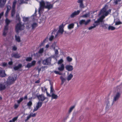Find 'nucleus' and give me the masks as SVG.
Returning <instances> with one entry per match:
<instances>
[{
  "mask_svg": "<svg viewBox=\"0 0 122 122\" xmlns=\"http://www.w3.org/2000/svg\"><path fill=\"white\" fill-rule=\"evenodd\" d=\"M10 22V21L8 19H6L5 20V22L6 25H8Z\"/></svg>",
  "mask_w": 122,
  "mask_h": 122,
  "instance_id": "e433bc0d",
  "label": "nucleus"
},
{
  "mask_svg": "<svg viewBox=\"0 0 122 122\" xmlns=\"http://www.w3.org/2000/svg\"><path fill=\"white\" fill-rule=\"evenodd\" d=\"M104 18L103 16H101L99 19L97 20L94 22V23L96 24L95 25L97 26L99 24L100 22H103V19Z\"/></svg>",
  "mask_w": 122,
  "mask_h": 122,
  "instance_id": "423d86ee",
  "label": "nucleus"
},
{
  "mask_svg": "<svg viewBox=\"0 0 122 122\" xmlns=\"http://www.w3.org/2000/svg\"><path fill=\"white\" fill-rule=\"evenodd\" d=\"M12 56L14 57L15 58H19L20 57V56L17 53H16L13 54Z\"/></svg>",
  "mask_w": 122,
  "mask_h": 122,
  "instance_id": "412c9836",
  "label": "nucleus"
},
{
  "mask_svg": "<svg viewBox=\"0 0 122 122\" xmlns=\"http://www.w3.org/2000/svg\"><path fill=\"white\" fill-rule=\"evenodd\" d=\"M16 3V0H14L13 3L12 9H15Z\"/></svg>",
  "mask_w": 122,
  "mask_h": 122,
  "instance_id": "c756f323",
  "label": "nucleus"
},
{
  "mask_svg": "<svg viewBox=\"0 0 122 122\" xmlns=\"http://www.w3.org/2000/svg\"><path fill=\"white\" fill-rule=\"evenodd\" d=\"M46 4L45 8H47L49 10L52 8L53 5L52 4H51L50 3L46 2Z\"/></svg>",
  "mask_w": 122,
  "mask_h": 122,
  "instance_id": "9b49d317",
  "label": "nucleus"
},
{
  "mask_svg": "<svg viewBox=\"0 0 122 122\" xmlns=\"http://www.w3.org/2000/svg\"><path fill=\"white\" fill-rule=\"evenodd\" d=\"M115 29V27L112 26H109L108 27V29L109 30H114Z\"/></svg>",
  "mask_w": 122,
  "mask_h": 122,
  "instance_id": "f704fd0d",
  "label": "nucleus"
},
{
  "mask_svg": "<svg viewBox=\"0 0 122 122\" xmlns=\"http://www.w3.org/2000/svg\"><path fill=\"white\" fill-rule=\"evenodd\" d=\"M17 48L15 46H14L12 47V50L13 51H15L17 50Z\"/></svg>",
  "mask_w": 122,
  "mask_h": 122,
  "instance_id": "4d7b16f0",
  "label": "nucleus"
},
{
  "mask_svg": "<svg viewBox=\"0 0 122 122\" xmlns=\"http://www.w3.org/2000/svg\"><path fill=\"white\" fill-rule=\"evenodd\" d=\"M3 72L2 74H1V76L2 77H5L6 75L5 74V72L4 71H3Z\"/></svg>",
  "mask_w": 122,
  "mask_h": 122,
  "instance_id": "ea45409f",
  "label": "nucleus"
},
{
  "mask_svg": "<svg viewBox=\"0 0 122 122\" xmlns=\"http://www.w3.org/2000/svg\"><path fill=\"white\" fill-rule=\"evenodd\" d=\"M44 51V48H42L40 49L38 52L40 54H42L43 52Z\"/></svg>",
  "mask_w": 122,
  "mask_h": 122,
  "instance_id": "c9c22d12",
  "label": "nucleus"
},
{
  "mask_svg": "<svg viewBox=\"0 0 122 122\" xmlns=\"http://www.w3.org/2000/svg\"><path fill=\"white\" fill-rule=\"evenodd\" d=\"M28 18L27 17H23V20L24 22L28 21Z\"/></svg>",
  "mask_w": 122,
  "mask_h": 122,
  "instance_id": "603ef678",
  "label": "nucleus"
},
{
  "mask_svg": "<svg viewBox=\"0 0 122 122\" xmlns=\"http://www.w3.org/2000/svg\"><path fill=\"white\" fill-rule=\"evenodd\" d=\"M122 24V22L120 21H116L115 24V25H118Z\"/></svg>",
  "mask_w": 122,
  "mask_h": 122,
  "instance_id": "de8ad7c7",
  "label": "nucleus"
},
{
  "mask_svg": "<svg viewBox=\"0 0 122 122\" xmlns=\"http://www.w3.org/2000/svg\"><path fill=\"white\" fill-rule=\"evenodd\" d=\"M7 33V31H5L4 30L3 33V35L4 36H5L6 35V34Z\"/></svg>",
  "mask_w": 122,
  "mask_h": 122,
  "instance_id": "774afa93",
  "label": "nucleus"
},
{
  "mask_svg": "<svg viewBox=\"0 0 122 122\" xmlns=\"http://www.w3.org/2000/svg\"><path fill=\"white\" fill-rule=\"evenodd\" d=\"M121 1V0H114L113 3L115 5L120 4H121L120 2Z\"/></svg>",
  "mask_w": 122,
  "mask_h": 122,
  "instance_id": "bb28decb",
  "label": "nucleus"
},
{
  "mask_svg": "<svg viewBox=\"0 0 122 122\" xmlns=\"http://www.w3.org/2000/svg\"><path fill=\"white\" fill-rule=\"evenodd\" d=\"M64 27L63 24L60 25L59 26V30L58 31V32H60L61 34H62L64 31Z\"/></svg>",
  "mask_w": 122,
  "mask_h": 122,
  "instance_id": "9d476101",
  "label": "nucleus"
},
{
  "mask_svg": "<svg viewBox=\"0 0 122 122\" xmlns=\"http://www.w3.org/2000/svg\"><path fill=\"white\" fill-rule=\"evenodd\" d=\"M75 105H74L70 107L68 111L69 113H70L72 111L73 109L75 108Z\"/></svg>",
  "mask_w": 122,
  "mask_h": 122,
  "instance_id": "4c0bfd02",
  "label": "nucleus"
},
{
  "mask_svg": "<svg viewBox=\"0 0 122 122\" xmlns=\"http://www.w3.org/2000/svg\"><path fill=\"white\" fill-rule=\"evenodd\" d=\"M16 20L19 22H20V19L19 16V14H17L16 16Z\"/></svg>",
  "mask_w": 122,
  "mask_h": 122,
  "instance_id": "72a5a7b5",
  "label": "nucleus"
},
{
  "mask_svg": "<svg viewBox=\"0 0 122 122\" xmlns=\"http://www.w3.org/2000/svg\"><path fill=\"white\" fill-rule=\"evenodd\" d=\"M95 24L94 23L93 24V26H91V27H90L88 28V29L89 30H91L92 29L95 27L96 26H97V25Z\"/></svg>",
  "mask_w": 122,
  "mask_h": 122,
  "instance_id": "a18cd8bd",
  "label": "nucleus"
},
{
  "mask_svg": "<svg viewBox=\"0 0 122 122\" xmlns=\"http://www.w3.org/2000/svg\"><path fill=\"white\" fill-rule=\"evenodd\" d=\"M44 100H39V101L36 106V107H35L33 111V112L37 110L42 106L43 102Z\"/></svg>",
  "mask_w": 122,
  "mask_h": 122,
  "instance_id": "7ed1b4c3",
  "label": "nucleus"
},
{
  "mask_svg": "<svg viewBox=\"0 0 122 122\" xmlns=\"http://www.w3.org/2000/svg\"><path fill=\"white\" fill-rule=\"evenodd\" d=\"M63 62V61L62 59H61L59 60L57 62L58 64H60L62 63Z\"/></svg>",
  "mask_w": 122,
  "mask_h": 122,
  "instance_id": "49530a36",
  "label": "nucleus"
},
{
  "mask_svg": "<svg viewBox=\"0 0 122 122\" xmlns=\"http://www.w3.org/2000/svg\"><path fill=\"white\" fill-rule=\"evenodd\" d=\"M32 105V103L31 101H30L27 103V106L29 107H30Z\"/></svg>",
  "mask_w": 122,
  "mask_h": 122,
  "instance_id": "09e8293b",
  "label": "nucleus"
},
{
  "mask_svg": "<svg viewBox=\"0 0 122 122\" xmlns=\"http://www.w3.org/2000/svg\"><path fill=\"white\" fill-rule=\"evenodd\" d=\"M32 66L31 64L30 63H28L27 64L26 66H25V67H27L28 68H29L31 67Z\"/></svg>",
  "mask_w": 122,
  "mask_h": 122,
  "instance_id": "c03bdc74",
  "label": "nucleus"
},
{
  "mask_svg": "<svg viewBox=\"0 0 122 122\" xmlns=\"http://www.w3.org/2000/svg\"><path fill=\"white\" fill-rule=\"evenodd\" d=\"M30 115H29V116H28L27 117V118L25 120V122H26L31 117Z\"/></svg>",
  "mask_w": 122,
  "mask_h": 122,
  "instance_id": "bf43d9fd",
  "label": "nucleus"
},
{
  "mask_svg": "<svg viewBox=\"0 0 122 122\" xmlns=\"http://www.w3.org/2000/svg\"><path fill=\"white\" fill-rule=\"evenodd\" d=\"M6 0H0V7H3L6 3Z\"/></svg>",
  "mask_w": 122,
  "mask_h": 122,
  "instance_id": "dca6fc26",
  "label": "nucleus"
},
{
  "mask_svg": "<svg viewBox=\"0 0 122 122\" xmlns=\"http://www.w3.org/2000/svg\"><path fill=\"white\" fill-rule=\"evenodd\" d=\"M83 0H78L77 1L78 3H79V6L81 8H83L84 7V5L83 3Z\"/></svg>",
  "mask_w": 122,
  "mask_h": 122,
  "instance_id": "4468645a",
  "label": "nucleus"
},
{
  "mask_svg": "<svg viewBox=\"0 0 122 122\" xmlns=\"http://www.w3.org/2000/svg\"><path fill=\"white\" fill-rule=\"evenodd\" d=\"M80 12V11L79 10L76 11H75L71 14L70 16V17L72 18H73L76 16L78 15Z\"/></svg>",
  "mask_w": 122,
  "mask_h": 122,
  "instance_id": "1a4fd4ad",
  "label": "nucleus"
},
{
  "mask_svg": "<svg viewBox=\"0 0 122 122\" xmlns=\"http://www.w3.org/2000/svg\"><path fill=\"white\" fill-rule=\"evenodd\" d=\"M10 11L7 10L5 13V16L6 17L7 16L8 13Z\"/></svg>",
  "mask_w": 122,
  "mask_h": 122,
  "instance_id": "0e129e2a",
  "label": "nucleus"
},
{
  "mask_svg": "<svg viewBox=\"0 0 122 122\" xmlns=\"http://www.w3.org/2000/svg\"><path fill=\"white\" fill-rule=\"evenodd\" d=\"M88 14H85L82 16H81V17L82 18H86L88 16Z\"/></svg>",
  "mask_w": 122,
  "mask_h": 122,
  "instance_id": "e2e57ef3",
  "label": "nucleus"
},
{
  "mask_svg": "<svg viewBox=\"0 0 122 122\" xmlns=\"http://www.w3.org/2000/svg\"><path fill=\"white\" fill-rule=\"evenodd\" d=\"M120 96V94L119 92H117L114 97V99H118Z\"/></svg>",
  "mask_w": 122,
  "mask_h": 122,
  "instance_id": "4be33fe9",
  "label": "nucleus"
},
{
  "mask_svg": "<svg viewBox=\"0 0 122 122\" xmlns=\"http://www.w3.org/2000/svg\"><path fill=\"white\" fill-rule=\"evenodd\" d=\"M25 26L23 24H22L20 22L17 23L15 26V31L17 33H19V30H22L24 29Z\"/></svg>",
  "mask_w": 122,
  "mask_h": 122,
  "instance_id": "f03ea898",
  "label": "nucleus"
},
{
  "mask_svg": "<svg viewBox=\"0 0 122 122\" xmlns=\"http://www.w3.org/2000/svg\"><path fill=\"white\" fill-rule=\"evenodd\" d=\"M107 6L105 5L101 10L100 11V14H102L101 16H103L104 18L105 17L107 16L111 12V9H109L108 10H107Z\"/></svg>",
  "mask_w": 122,
  "mask_h": 122,
  "instance_id": "f257e3e1",
  "label": "nucleus"
},
{
  "mask_svg": "<svg viewBox=\"0 0 122 122\" xmlns=\"http://www.w3.org/2000/svg\"><path fill=\"white\" fill-rule=\"evenodd\" d=\"M6 88V86L5 84L1 83H0V91L3 90Z\"/></svg>",
  "mask_w": 122,
  "mask_h": 122,
  "instance_id": "a211bd4d",
  "label": "nucleus"
},
{
  "mask_svg": "<svg viewBox=\"0 0 122 122\" xmlns=\"http://www.w3.org/2000/svg\"><path fill=\"white\" fill-rule=\"evenodd\" d=\"M52 98L53 99H56L57 98L58 96L54 94V93H52V94L51 95Z\"/></svg>",
  "mask_w": 122,
  "mask_h": 122,
  "instance_id": "a878e982",
  "label": "nucleus"
},
{
  "mask_svg": "<svg viewBox=\"0 0 122 122\" xmlns=\"http://www.w3.org/2000/svg\"><path fill=\"white\" fill-rule=\"evenodd\" d=\"M54 72L56 74H58L59 75H62V73L61 72H60L57 71H54Z\"/></svg>",
  "mask_w": 122,
  "mask_h": 122,
  "instance_id": "37998d69",
  "label": "nucleus"
},
{
  "mask_svg": "<svg viewBox=\"0 0 122 122\" xmlns=\"http://www.w3.org/2000/svg\"><path fill=\"white\" fill-rule=\"evenodd\" d=\"M23 100H19L17 101L18 105H19L20 104L21 102Z\"/></svg>",
  "mask_w": 122,
  "mask_h": 122,
  "instance_id": "052dcab7",
  "label": "nucleus"
},
{
  "mask_svg": "<svg viewBox=\"0 0 122 122\" xmlns=\"http://www.w3.org/2000/svg\"><path fill=\"white\" fill-rule=\"evenodd\" d=\"M58 69L60 71H64V64H61V66L58 68Z\"/></svg>",
  "mask_w": 122,
  "mask_h": 122,
  "instance_id": "f3484780",
  "label": "nucleus"
},
{
  "mask_svg": "<svg viewBox=\"0 0 122 122\" xmlns=\"http://www.w3.org/2000/svg\"><path fill=\"white\" fill-rule=\"evenodd\" d=\"M18 118V116L15 117L13 118L11 120L13 122H15L17 120Z\"/></svg>",
  "mask_w": 122,
  "mask_h": 122,
  "instance_id": "864d4df0",
  "label": "nucleus"
},
{
  "mask_svg": "<svg viewBox=\"0 0 122 122\" xmlns=\"http://www.w3.org/2000/svg\"><path fill=\"white\" fill-rule=\"evenodd\" d=\"M15 79L13 76H9L7 79V83L9 85L13 84L15 82Z\"/></svg>",
  "mask_w": 122,
  "mask_h": 122,
  "instance_id": "39448f33",
  "label": "nucleus"
},
{
  "mask_svg": "<svg viewBox=\"0 0 122 122\" xmlns=\"http://www.w3.org/2000/svg\"><path fill=\"white\" fill-rule=\"evenodd\" d=\"M91 21L90 19H89L86 21L85 20H80L79 22V23L80 25L82 24H84L85 25H86Z\"/></svg>",
  "mask_w": 122,
  "mask_h": 122,
  "instance_id": "6e6552de",
  "label": "nucleus"
},
{
  "mask_svg": "<svg viewBox=\"0 0 122 122\" xmlns=\"http://www.w3.org/2000/svg\"><path fill=\"white\" fill-rule=\"evenodd\" d=\"M74 25V24L73 23H71L68 26V28L69 29H71L73 28Z\"/></svg>",
  "mask_w": 122,
  "mask_h": 122,
  "instance_id": "393cba45",
  "label": "nucleus"
},
{
  "mask_svg": "<svg viewBox=\"0 0 122 122\" xmlns=\"http://www.w3.org/2000/svg\"><path fill=\"white\" fill-rule=\"evenodd\" d=\"M36 61L35 60H33L31 62V63H30V64H31L32 66H33L35 65L36 63Z\"/></svg>",
  "mask_w": 122,
  "mask_h": 122,
  "instance_id": "6e6d98bb",
  "label": "nucleus"
},
{
  "mask_svg": "<svg viewBox=\"0 0 122 122\" xmlns=\"http://www.w3.org/2000/svg\"><path fill=\"white\" fill-rule=\"evenodd\" d=\"M65 68L68 71H71L73 70L72 66L69 65H67L65 66Z\"/></svg>",
  "mask_w": 122,
  "mask_h": 122,
  "instance_id": "f8f14e48",
  "label": "nucleus"
},
{
  "mask_svg": "<svg viewBox=\"0 0 122 122\" xmlns=\"http://www.w3.org/2000/svg\"><path fill=\"white\" fill-rule=\"evenodd\" d=\"M34 56L36 58H39L40 56V54L38 52L35 53L34 54Z\"/></svg>",
  "mask_w": 122,
  "mask_h": 122,
  "instance_id": "7c9ffc66",
  "label": "nucleus"
},
{
  "mask_svg": "<svg viewBox=\"0 0 122 122\" xmlns=\"http://www.w3.org/2000/svg\"><path fill=\"white\" fill-rule=\"evenodd\" d=\"M15 40L18 42H20V37L19 36H17L16 35L15 36Z\"/></svg>",
  "mask_w": 122,
  "mask_h": 122,
  "instance_id": "473e14b6",
  "label": "nucleus"
},
{
  "mask_svg": "<svg viewBox=\"0 0 122 122\" xmlns=\"http://www.w3.org/2000/svg\"><path fill=\"white\" fill-rule=\"evenodd\" d=\"M8 25H6L5 26L4 30L5 31H7L8 30Z\"/></svg>",
  "mask_w": 122,
  "mask_h": 122,
  "instance_id": "680f3d73",
  "label": "nucleus"
},
{
  "mask_svg": "<svg viewBox=\"0 0 122 122\" xmlns=\"http://www.w3.org/2000/svg\"><path fill=\"white\" fill-rule=\"evenodd\" d=\"M73 76L72 74L70 73L69 75L67 76L66 80L68 81H69L71 80L72 78L73 77Z\"/></svg>",
  "mask_w": 122,
  "mask_h": 122,
  "instance_id": "5701e85b",
  "label": "nucleus"
},
{
  "mask_svg": "<svg viewBox=\"0 0 122 122\" xmlns=\"http://www.w3.org/2000/svg\"><path fill=\"white\" fill-rule=\"evenodd\" d=\"M54 36L53 35H51L49 38V41H51L54 39Z\"/></svg>",
  "mask_w": 122,
  "mask_h": 122,
  "instance_id": "a19ab883",
  "label": "nucleus"
},
{
  "mask_svg": "<svg viewBox=\"0 0 122 122\" xmlns=\"http://www.w3.org/2000/svg\"><path fill=\"white\" fill-rule=\"evenodd\" d=\"M60 32H58V31L56 33V34L55 35V38L58 37L60 36V35L59 34Z\"/></svg>",
  "mask_w": 122,
  "mask_h": 122,
  "instance_id": "5fc2aeb1",
  "label": "nucleus"
},
{
  "mask_svg": "<svg viewBox=\"0 0 122 122\" xmlns=\"http://www.w3.org/2000/svg\"><path fill=\"white\" fill-rule=\"evenodd\" d=\"M51 58L48 57L43 60L42 64L44 65H50L51 63Z\"/></svg>",
  "mask_w": 122,
  "mask_h": 122,
  "instance_id": "20e7f679",
  "label": "nucleus"
},
{
  "mask_svg": "<svg viewBox=\"0 0 122 122\" xmlns=\"http://www.w3.org/2000/svg\"><path fill=\"white\" fill-rule=\"evenodd\" d=\"M50 89L51 93H54V90L53 88V87L51 86Z\"/></svg>",
  "mask_w": 122,
  "mask_h": 122,
  "instance_id": "13d9d810",
  "label": "nucleus"
},
{
  "mask_svg": "<svg viewBox=\"0 0 122 122\" xmlns=\"http://www.w3.org/2000/svg\"><path fill=\"white\" fill-rule=\"evenodd\" d=\"M41 89L42 92H46V93L47 96L49 97H51V95L48 93L47 91V89L45 88V89L44 90H43V88L42 87L41 88Z\"/></svg>",
  "mask_w": 122,
  "mask_h": 122,
  "instance_id": "aec40b11",
  "label": "nucleus"
},
{
  "mask_svg": "<svg viewBox=\"0 0 122 122\" xmlns=\"http://www.w3.org/2000/svg\"><path fill=\"white\" fill-rule=\"evenodd\" d=\"M19 106V105H18V104H15L14 106V108L15 109H17L18 107Z\"/></svg>",
  "mask_w": 122,
  "mask_h": 122,
  "instance_id": "69168bd1",
  "label": "nucleus"
},
{
  "mask_svg": "<svg viewBox=\"0 0 122 122\" xmlns=\"http://www.w3.org/2000/svg\"><path fill=\"white\" fill-rule=\"evenodd\" d=\"M66 59L67 61L69 62H71L72 60V59L71 57H70L69 56H67L66 58Z\"/></svg>",
  "mask_w": 122,
  "mask_h": 122,
  "instance_id": "58836bf2",
  "label": "nucleus"
},
{
  "mask_svg": "<svg viewBox=\"0 0 122 122\" xmlns=\"http://www.w3.org/2000/svg\"><path fill=\"white\" fill-rule=\"evenodd\" d=\"M101 26L105 29H107L108 27V28L109 26L107 24H104L103 23H102Z\"/></svg>",
  "mask_w": 122,
  "mask_h": 122,
  "instance_id": "b1692460",
  "label": "nucleus"
},
{
  "mask_svg": "<svg viewBox=\"0 0 122 122\" xmlns=\"http://www.w3.org/2000/svg\"><path fill=\"white\" fill-rule=\"evenodd\" d=\"M6 7L7 9V10L10 11L11 9V7L10 6L8 5H6Z\"/></svg>",
  "mask_w": 122,
  "mask_h": 122,
  "instance_id": "3c124183",
  "label": "nucleus"
},
{
  "mask_svg": "<svg viewBox=\"0 0 122 122\" xmlns=\"http://www.w3.org/2000/svg\"><path fill=\"white\" fill-rule=\"evenodd\" d=\"M15 13V9H12L11 11V16L13 17Z\"/></svg>",
  "mask_w": 122,
  "mask_h": 122,
  "instance_id": "2f4dec72",
  "label": "nucleus"
},
{
  "mask_svg": "<svg viewBox=\"0 0 122 122\" xmlns=\"http://www.w3.org/2000/svg\"><path fill=\"white\" fill-rule=\"evenodd\" d=\"M40 7L39 9V11H40L43 9L44 7L45 8V3L43 1H41L40 2Z\"/></svg>",
  "mask_w": 122,
  "mask_h": 122,
  "instance_id": "0eeeda50",
  "label": "nucleus"
},
{
  "mask_svg": "<svg viewBox=\"0 0 122 122\" xmlns=\"http://www.w3.org/2000/svg\"><path fill=\"white\" fill-rule=\"evenodd\" d=\"M38 26L37 24L36 23H33L31 25L32 29H34L36 28Z\"/></svg>",
  "mask_w": 122,
  "mask_h": 122,
  "instance_id": "c85d7f7f",
  "label": "nucleus"
},
{
  "mask_svg": "<svg viewBox=\"0 0 122 122\" xmlns=\"http://www.w3.org/2000/svg\"><path fill=\"white\" fill-rule=\"evenodd\" d=\"M36 96L38 99H45L46 98L43 94L38 95L37 94L36 95Z\"/></svg>",
  "mask_w": 122,
  "mask_h": 122,
  "instance_id": "ddd939ff",
  "label": "nucleus"
},
{
  "mask_svg": "<svg viewBox=\"0 0 122 122\" xmlns=\"http://www.w3.org/2000/svg\"><path fill=\"white\" fill-rule=\"evenodd\" d=\"M32 58L31 57H27L25 60L27 61H30L32 60Z\"/></svg>",
  "mask_w": 122,
  "mask_h": 122,
  "instance_id": "79ce46f5",
  "label": "nucleus"
},
{
  "mask_svg": "<svg viewBox=\"0 0 122 122\" xmlns=\"http://www.w3.org/2000/svg\"><path fill=\"white\" fill-rule=\"evenodd\" d=\"M37 113H34L32 114V113L31 112L30 115H31V117H35L36 116V115H37Z\"/></svg>",
  "mask_w": 122,
  "mask_h": 122,
  "instance_id": "8fccbe9b",
  "label": "nucleus"
},
{
  "mask_svg": "<svg viewBox=\"0 0 122 122\" xmlns=\"http://www.w3.org/2000/svg\"><path fill=\"white\" fill-rule=\"evenodd\" d=\"M7 63L5 62H3L2 63V66L3 67H5L7 66Z\"/></svg>",
  "mask_w": 122,
  "mask_h": 122,
  "instance_id": "338daca9",
  "label": "nucleus"
},
{
  "mask_svg": "<svg viewBox=\"0 0 122 122\" xmlns=\"http://www.w3.org/2000/svg\"><path fill=\"white\" fill-rule=\"evenodd\" d=\"M22 67V64H19L17 66L14 67V69L15 70H17L21 68Z\"/></svg>",
  "mask_w": 122,
  "mask_h": 122,
  "instance_id": "2eb2a0df",
  "label": "nucleus"
},
{
  "mask_svg": "<svg viewBox=\"0 0 122 122\" xmlns=\"http://www.w3.org/2000/svg\"><path fill=\"white\" fill-rule=\"evenodd\" d=\"M111 107L110 105L109 102L107 100V105L106 107V109L107 110H108Z\"/></svg>",
  "mask_w": 122,
  "mask_h": 122,
  "instance_id": "6ab92c4d",
  "label": "nucleus"
},
{
  "mask_svg": "<svg viewBox=\"0 0 122 122\" xmlns=\"http://www.w3.org/2000/svg\"><path fill=\"white\" fill-rule=\"evenodd\" d=\"M60 79L61 80L62 84H63L66 81V79L63 77L62 76H61L60 77Z\"/></svg>",
  "mask_w": 122,
  "mask_h": 122,
  "instance_id": "cd10ccee",
  "label": "nucleus"
}]
</instances>
